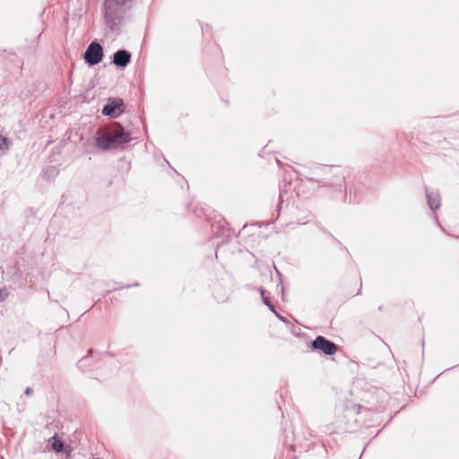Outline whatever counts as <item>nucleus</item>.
Returning <instances> with one entry per match:
<instances>
[{
	"mask_svg": "<svg viewBox=\"0 0 459 459\" xmlns=\"http://www.w3.org/2000/svg\"><path fill=\"white\" fill-rule=\"evenodd\" d=\"M131 141V134L118 123L99 128L95 136L97 148L102 151L117 149Z\"/></svg>",
	"mask_w": 459,
	"mask_h": 459,
	"instance_id": "nucleus-1",
	"label": "nucleus"
},
{
	"mask_svg": "<svg viewBox=\"0 0 459 459\" xmlns=\"http://www.w3.org/2000/svg\"><path fill=\"white\" fill-rule=\"evenodd\" d=\"M127 0H105V22L110 31L118 34L125 23L126 3Z\"/></svg>",
	"mask_w": 459,
	"mask_h": 459,
	"instance_id": "nucleus-2",
	"label": "nucleus"
},
{
	"mask_svg": "<svg viewBox=\"0 0 459 459\" xmlns=\"http://www.w3.org/2000/svg\"><path fill=\"white\" fill-rule=\"evenodd\" d=\"M340 168L336 166L320 165L316 167L314 174L318 177L315 181L323 183V186H341L344 177L340 174ZM314 180V178H311Z\"/></svg>",
	"mask_w": 459,
	"mask_h": 459,
	"instance_id": "nucleus-3",
	"label": "nucleus"
},
{
	"mask_svg": "<svg viewBox=\"0 0 459 459\" xmlns=\"http://www.w3.org/2000/svg\"><path fill=\"white\" fill-rule=\"evenodd\" d=\"M104 56L102 46L97 42L92 41L84 52V60L90 65L93 66L101 62Z\"/></svg>",
	"mask_w": 459,
	"mask_h": 459,
	"instance_id": "nucleus-4",
	"label": "nucleus"
},
{
	"mask_svg": "<svg viewBox=\"0 0 459 459\" xmlns=\"http://www.w3.org/2000/svg\"><path fill=\"white\" fill-rule=\"evenodd\" d=\"M310 347L313 351H321L324 354L330 356L335 354L338 350L337 344L322 335L316 336Z\"/></svg>",
	"mask_w": 459,
	"mask_h": 459,
	"instance_id": "nucleus-5",
	"label": "nucleus"
},
{
	"mask_svg": "<svg viewBox=\"0 0 459 459\" xmlns=\"http://www.w3.org/2000/svg\"><path fill=\"white\" fill-rule=\"evenodd\" d=\"M124 101L122 99H109L102 108V114L109 117H117L123 111Z\"/></svg>",
	"mask_w": 459,
	"mask_h": 459,
	"instance_id": "nucleus-6",
	"label": "nucleus"
},
{
	"mask_svg": "<svg viewBox=\"0 0 459 459\" xmlns=\"http://www.w3.org/2000/svg\"><path fill=\"white\" fill-rule=\"evenodd\" d=\"M132 58L131 53L126 49H119L113 54L112 63L118 68H126Z\"/></svg>",
	"mask_w": 459,
	"mask_h": 459,
	"instance_id": "nucleus-7",
	"label": "nucleus"
},
{
	"mask_svg": "<svg viewBox=\"0 0 459 459\" xmlns=\"http://www.w3.org/2000/svg\"><path fill=\"white\" fill-rule=\"evenodd\" d=\"M426 198L429 207L434 211L440 207V195L436 190H429L426 188Z\"/></svg>",
	"mask_w": 459,
	"mask_h": 459,
	"instance_id": "nucleus-8",
	"label": "nucleus"
},
{
	"mask_svg": "<svg viewBox=\"0 0 459 459\" xmlns=\"http://www.w3.org/2000/svg\"><path fill=\"white\" fill-rule=\"evenodd\" d=\"M51 440H52V444H51L52 449L56 453H60L64 450V447H65L64 442L61 439H58L56 435L51 437Z\"/></svg>",
	"mask_w": 459,
	"mask_h": 459,
	"instance_id": "nucleus-9",
	"label": "nucleus"
},
{
	"mask_svg": "<svg viewBox=\"0 0 459 459\" xmlns=\"http://www.w3.org/2000/svg\"><path fill=\"white\" fill-rule=\"evenodd\" d=\"M259 291H260V294H261V297H262L263 303L265 306H267L272 312H274V307L272 305V303L269 300V299L264 296L265 290L262 287H260L259 288Z\"/></svg>",
	"mask_w": 459,
	"mask_h": 459,
	"instance_id": "nucleus-10",
	"label": "nucleus"
},
{
	"mask_svg": "<svg viewBox=\"0 0 459 459\" xmlns=\"http://www.w3.org/2000/svg\"><path fill=\"white\" fill-rule=\"evenodd\" d=\"M10 143L4 136L0 137V151L6 152L9 149Z\"/></svg>",
	"mask_w": 459,
	"mask_h": 459,
	"instance_id": "nucleus-11",
	"label": "nucleus"
},
{
	"mask_svg": "<svg viewBox=\"0 0 459 459\" xmlns=\"http://www.w3.org/2000/svg\"><path fill=\"white\" fill-rule=\"evenodd\" d=\"M7 298V293L4 290H0V302H3Z\"/></svg>",
	"mask_w": 459,
	"mask_h": 459,
	"instance_id": "nucleus-12",
	"label": "nucleus"
},
{
	"mask_svg": "<svg viewBox=\"0 0 459 459\" xmlns=\"http://www.w3.org/2000/svg\"><path fill=\"white\" fill-rule=\"evenodd\" d=\"M396 137H397V139H398V140H403V139L404 138V140L409 141V139L407 138V136H406V135H404L403 134H400V133H398V134H397V135H396Z\"/></svg>",
	"mask_w": 459,
	"mask_h": 459,
	"instance_id": "nucleus-13",
	"label": "nucleus"
},
{
	"mask_svg": "<svg viewBox=\"0 0 459 459\" xmlns=\"http://www.w3.org/2000/svg\"><path fill=\"white\" fill-rule=\"evenodd\" d=\"M279 202H280V204H278V209H280V207H281V204L283 202V195H282L281 192L279 195Z\"/></svg>",
	"mask_w": 459,
	"mask_h": 459,
	"instance_id": "nucleus-14",
	"label": "nucleus"
},
{
	"mask_svg": "<svg viewBox=\"0 0 459 459\" xmlns=\"http://www.w3.org/2000/svg\"><path fill=\"white\" fill-rule=\"evenodd\" d=\"M275 316H277L280 320L285 322V318L283 316H281L275 309H274V312H273Z\"/></svg>",
	"mask_w": 459,
	"mask_h": 459,
	"instance_id": "nucleus-15",
	"label": "nucleus"
},
{
	"mask_svg": "<svg viewBox=\"0 0 459 459\" xmlns=\"http://www.w3.org/2000/svg\"><path fill=\"white\" fill-rule=\"evenodd\" d=\"M24 393L26 395H30L33 393V390L30 387H27Z\"/></svg>",
	"mask_w": 459,
	"mask_h": 459,
	"instance_id": "nucleus-16",
	"label": "nucleus"
}]
</instances>
